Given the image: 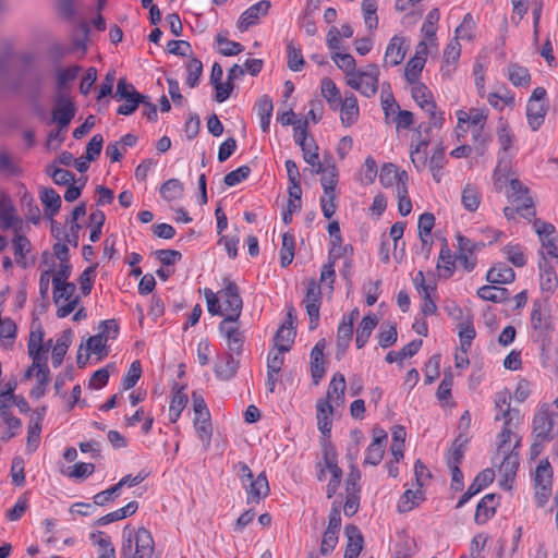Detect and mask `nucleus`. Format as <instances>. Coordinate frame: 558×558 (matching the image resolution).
Instances as JSON below:
<instances>
[{"instance_id":"27","label":"nucleus","mask_w":558,"mask_h":558,"mask_svg":"<svg viewBox=\"0 0 558 558\" xmlns=\"http://www.w3.org/2000/svg\"><path fill=\"white\" fill-rule=\"evenodd\" d=\"M461 46L457 37H454L446 46L444 50V64L441 66L442 75L449 76L452 72L451 65H454L459 60Z\"/></svg>"},{"instance_id":"61","label":"nucleus","mask_w":558,"mask_h":558,"mask_svg":"<svg viewBox=\"0 0 558 558\" xmlns=\"http://www.w3.org/2000/svg\"><path fill=\"white\" fill-rule=\"evenodd\" d=\"M416 550L415 541L410 537H401L395 546L392 558H412Z\"/></svg>"},{"instance_id":"34","label":"nucleus","mask_w":558,"mask_h":558,"mask_svg":"<svg viewBox=\"0 0 558 558\" xmlns=\"http://www.w3.org/2000/svg\"><path fill=\"white\" fill-rule=\"evenodd\" d=\"M0 220L3 229L16 228L21 220L14 215V208L8 197L0 198Z\"/></svg>"},{"instance_id":"36","label":"nucleus","mask_w":558,"mask_h":558,"mask_svg":"<svg viewBox=\"0 0 558 558\" xmlns=\"http://www.w3.org/2000/svg\"><path fill=\"white\" fill-rule=\"evenodd\" d=\"M456 263L451 256V251L448 246L447 240L442 239V246L439 252L437 268L442 271L441 276L449 278L454 270Z\"/></svg>"},{"instance_id":"47","label":"nucleus","mask_w":558,"mask_h":558,"mask_svg":"<svg viewBox=\"0 0 558 558\" xmlns=\"http://www.w3.org/2000/svg\"><path fill=\"white\" fill-rule=\"evenodd\" d=\"M52 299L53 303L59 306L62 301H71L76 295H74L76 291V286L73 282H62L60 284H52Z\"/></svg>"},{"instance_id":"20","label":"nucleus","mask_w":558,"mask_h":558,"mask_svg":"<svg viewBox=\"0 0 558 558\" xmlns=\"http://www.w3.org/2000/svg\"><path fill=\"white\" fill-rule=\"evenodd\" d=\"M487 109L473 108L470 112L464 110L457 111L458 130H462V124H470L473 128L484 126L487 119Z\"/></svg>"},{"instance_id":"8","label":"nucleus","mask_w":558,"mask_h":558,"mask_svg":"<svg viewBox=\"0 0 558 558\" xmlns=\"http://www.w3.org/2000/svg\"><path fill=\"white\" fill-rule=\"evenodd\" d=\"M322 301V290L315 279H311L303 303L310 318V329L314 330L318 326L319 308Z\"/></svg>"},{"instance_id":"54","label":"nucleus","mask_w":558,"mask_h":558,"mask_svg":"<svg viewBox=\"0 0 558 558\" xmlns=\"http://www.w3.org/2000/svg\"><path fill=\"white\" fill-rule=\"evenodd\" d=\"M418 276L421 277L423 291L421 293L423 295V304L421 311L424 315H432L437 311V306L434 300L432 299V292H434L435 289L430 286L425 284V279L422 271H418Z\"/></svg>"},{"instance_id":"58","label":"nucleus","mask_w":558,"mask_h":558,"mask_svg":"<svg viewBox=\"0 0 558 558\" xmlns=\"http://www.w3.org/2000/svg\"><path fill=\"white\" fill-rule=\"evenodd\" d=\"M398 338L397 328L393 324L390 323H384L380 326L379 333L377 336L378 344L386 349L390 345H392Z\"/></svg>"},{"instance_id":"64","label":"nucleus","mask_w":558,"mask_h":558,"mask_svg":"<svg viewBox=\"0 0 558 558\" xmlns=\"http://www.w3.org/2000/svg\"><path fill=\"white\" fill-rule=\"evenodd\" d=\"M338 182V171L333 162H328L326 172L322 174L320 183L324 192H335Z\"/></svg>"},{"instance_id":"32","label":"nucleus","mask_w":558,"mask_h":558,"mask_svg":"<svg viewBox=\"0 0 558 558\" xmlns=\"http://www.w3.org/2000/svg\"><path fill=\"white\" fill-rule=\"evenodd\" d=\"M457 327L461 349L464 352H466L470 349L472 341L476 336V331L473 327V315L465 317V319L462 323H458Z\"/></svg>"},{"instance_id":"5","label":"nucleus","mask_w":558,"mask_h":558,"mask_svg":"<svg viewBox=\"0 0 558 558\" xmlns=\"http://www.w3.org/2000/svg\"><path fill=\"white\" fill-rule=\"evenodd\" d=\"M519 410L506 409L502 413L504 427L498 435L497 454L508 452L510 450H517L520 445V438H515L512 444L511 437L513 436L512 428H514L519 422Z\"/></svg>"},{"instance_id":"31","label":"nucleus","mask_w":558,"mask_h":558,"mask_svg":"<svg viewBox=\"0 0 558 558\" xmlns=\"http://www.w3.org/2000/svg\"><path fill=\"white\" fill-rule=\"evenodd\" d=\"M515 274L513 269L505 264H498L490 268L486 279L492 283H510L514 280Z\"/></svg>"},{"instance_id":"6","label":"nucleus","mask_w":558,"mask_h":558,"mask_svg":"<svg viewBox=\"0 0 558 558\" xmlns=\"http://www.w3.org/2000/svg\"><path fill=\"white\" fill-rule=\"evenodd\" d=\"M323 459L325 468L331 473V478L327 484V498H331L338 490L342 478V470L337 464V451L330 441L326 438L322 441Z\"/></svg>"},{"instance_id":"39","label":"nucleus","mask_w":558,"mask_h":558,"mask_svg":"<svg viewBox=\"0 0 558 558\" xmlns=\"http://www.w3.org/2000/svg\"><path fill=\"white\" fill-rule=\"evenodd\" d=\"M47 356H44V363H40V367L36 373L37 385L31 390V396L35 399H39L45 395L46 385L49 383L50 372L47 366Z\"/></svg>"},{"instance_id":"26","label":"nucleus","mask_w":558,"mask_h":558,"mask_svg":"<svg viewBox=\"0 0 558 558\" xmlns=\"http://www.w3.org/2000/svg\"><path fill=\"white\" fill-rule=\"evenodd\" d=\"M72 331L66 329L62 332V335L57 339L54 347L52 348L51 362L53 367H59L63 357L66 354V351L72 342Z\"/></svg>"},{"instance_id":"7","label":"nucleus","mask_w":558,"mask_h":558,"mask_svg":"<svg viewBox=\"0 0 558 558\" xmlns=\"http://www.w3.org/2000/svg\"><path fill=\"white\" fill-rule=\"evenodd\" d=\"M412 97L415 102L426 112L429 113L430 117V125L436 128L441 126V117H438L436 113V104L433 99L432 92L427 88V86L423 83L413 84L412 87Z\"/></svg>"},{"instance_id":"14","label":"nucleus","mask_w":558,"mask_h":558,"mask_svg":"<svg viewBox=\"0 0 558 558\" xmlns=\"http://www.w3.org/2000/svg\"><path fill=\"white\" fill-rule=\"evenodd\" d=\"M244 487L247 495V504L259 502L269 494V484L264 472L251 480L248 485L245 484Z\"/></svg>"},{"instance_id":"46","label":"nucleus","mask_w":558,"mask_h":558,"mask_svg":"<svg viewBox=\"0 0 558 558\" xmlns=\"http://www.w3.org/2000/svg\"><path fill=\"white\" fill-rule=\"evenodd\" d=\"M508 78L514 86H526L531 81L529 70L517 63L508 65Z\"/></svg>"},{"instance_id":"42","label":"nucleus","mask_w":558,"mask_h":558,"mask_svg":"<svg viewBox=\"0 0 558 558\" xmlns=\"http://www.w3.org/2000/svg\"><path fill=\"white\" fill-rule=\"evenodd\" d=\"M424 499L422 487L416 489H408L404 492L401 500L398 504L400 512L410 511L413 507L417 506Z\"/></svg>"},{"instance_id":"13","label":"nucleus","mask_w":558,"mask_h":558,"mask_svg":"<svg viewBox=\"0 0 558 558\" xmlns=\"http://www.w3.org/2000/svg\"><path fill=\"white\" fill-rule=\"evenodd\" d=\"M495 478V472L493 469H485L480 472L473 483L469 486L468 490L461 496L457 504V508H461L466 504L474 495L478 494L482 489L488 486Z\"/></svg>"},{"instance_id":"63","label":"nucleus","mask_w":558,"mask_h":558,"mask_svg":"<svg viewBox=\"0 0 558 558\" xmlns=\"http://www.w3.org/2000/svg\"><path fill=\"white\" fill-rule=\"evenodd\" d=\"M553 483V470L548 460H543L538 464L535 471V485L538 486H551Z\"/></svg>"},{"instance_id":"24","label":"nucleus","mask_w":558,"mask_h":558,"mask_svg":"<svg viewBox=\"0 0 558 558\" xmlns=\"http://www.w3.org/2000/svg\"><path fill=\"white\" fill-rule=\"evenodd\" d=\"M240 366V361L235 359L232 354H228L221 359V361L217 362L215 365V374L218 378L222 380H229L238 372Z\"/></svg>"},{"instance_id":"11","label":"nucleus","mask_w":558,"mask_h":558,"mask_svg":"<svg viewBox=\"0 0 558 558\" xmlns=\"http://www.w3.org/2000/svg\"><path fill=\"white\" fill-rule=\"evenodd\" d=\"M345 389L347 383L344 376L341 373H336L329 383L326 398H322L318 401H328V404L333 405V408L341 407L345 401Z\"/></svg>"},{"instance_id":"60","label":"nucleus","mask_w":558,"mask_h":558,"mask_svg":"<svg viewBox=\"0 0 558 558\" xmlns=\"http://www.w3.org/2000/svg\"><path fill=\"white\" fill-rule=\"evenodd\" d=\"M362 11L364 22L369 31H374L378 26L377 5L375 0H363Z\"/></svg>"},{"instance_id":"23","label":"nucleus","mask_w":558,"mask_h":558,"mask_svg":"<svg viewBox=\"0 0 558 558\" xmlns=\"http://www.w3.org/2000/svg\"><path fill=\"white\" fill-rule=\"evenodd\" d=\"M531 325L534 330H538L541 332L550 328V317L548 315V311L539 301L533 302Z\"/></svg>"},{"instance_id":"56","label":"nucleus","mask_w":558,"mask_h":558,"mask_svg":"<svg viewBox=\"0 0 558 558\" xmlns=\"http://www.w3.org/2000/svg\"><path fill=\"white\" fill-rule=\"evenodd\" d=\"M322 95L331 106H338L341 101L340 92L337 88L333 81L329 77H324L322 80Z\"/></svg>"},{"instance_id":"17","label":"nucleus","mask_w":558,"mask_h":558,"mask_svg":"<svg viewBox=\"0 0 558 558\" xmlns=\"http://www.w3.org/2000/svg\"><path fill=\"white\" fill-rule=\"evenodd\" d=\"M39 198L47 218L52 219L60 210L61 197L52 187H41Z\"/></svg>"},{"instance_id":"35","label":"nucleus","mask_w":558,"mask_h":558,"mask_svg":"<svg viewBox=\"0 0 558 558\" xmlns=\"http://www.w3.org/2000/svg\"><path fill=\"white\" fill-rule=\"evenodd\" d=\"M138 508V504L137 501H130L129 504H126L124 507L116 510V511H112L106 515H102L101 518H99L97 520V524L98 525H107L109 523H112L114 521H119V520H122V519H125L132 514H134L136 512Z\"/></svg>"},{"instance_id":"10","label":"nucleus","mask_w":558,"mask_h":558,"mask_svg":"<svg viewBox=\"0 0 558 558\" xmlns=\"http://www.w3.org/2000/svg\"><path fill=\"white\" fill-rule=\"evenodd\" d=\"M497 458L502 459L499 464V473L504 476L500 486L505 489H510L511 485L509 482L513 481L519 468V453L517 450H510L501 454L496 453V459Z\"/></svg>"},{"instance_id":"15","label":"nucleus","mask_w":558,"mask_h":558,"mask_svg":"<svg viewBox=\"0 0 558 558\" xmlns=\"http://www.w3.org/2000/svg\"><path fill=\"white\" fill-rule=\"evenodd\" d=\"M403 45L404 39L400 36L396 35L390 39L384 57L385 65L397 66L402 62L407 52Z\"/></svg>"},{"instance_id":"33","label":"nucleus","mask_w":558,"mask_h":558,"mask_svg":"<svg viewBox=\"0 0 558 558\" xmlns=\"http://www.w3.org/2000/svg\"><path fill=\"white\" fill-rule=\"evenodd\" d=\"M377 323V318L374 315H367L362 318L356 330L355 339L356 347L359 349L363 348L365 343L368 341L372 331L376 327Z\"/></svg>"},{"instance_id":"62","label":"nucleus","mask_w":558,"mask_h":558,"mask_svg":"<svg viewBox=\"0 0 558 558\" xmlns=\"http://www.w3.org/2000/svg\"><path fill=\"white\" fill-rule=\"evenodd\" d=\"M445 161V150L442 147H437L429 158V170L436 182L441 180V169Z\"/></svg>"},{"instance_id":"37","label":"nucleus","mask_w":558,"mask_h":558,"mask_svg":"<svg viewBox=\"0 0 558 558\" xmlns=\"http://www.w3.org/2000/svg\"><path fill=\"white\" fill-rule=\"evenodd\" d=\"M43 258L45 263L50 262L49 268L41 272L39 278V296L40 301H44L45 307H48L49 300H48V291H49V283H50V275L53 272L52 265V256L48 252H44Z\"/></svg>"},{"instance_id":"18","label":"nucleus","mask_w":558,"mask_h":558,"mask_svg":"<svg viewBox=\"0 0 558 558\" xmlns=\"http://www.w3.org/2000/svg\"><path fill=\"white\" fill-rule=\"evenodd\" d=\"M344 534L348 539L344 558H357L364 542L360 530L353 524H348L344 527Z\"/></svg>"},{"instance_id":"25","label":"nucleus","mask_w":558,"mask_h":558,"mask_svg":"<svg viewBox=\"0 0 558 558\" xmlns=\"http://www.w3.org/2000/svg\"><path fill=\"white\" fill-rule=\"evenodd\" d=\"M547 111L545 101L529 100L526 107V116L529 119V125L533 131L539 129L544 122V118Z\"/></svg>"},{"instance_id":"57","label":"nucleus","mask_w":558,"mask_h":558,"mask_svg":"<svg viewBox=\"0 0 558 558\" xmlns=\"http://www.w3.org/2000/svg\"><path fill=\"white\" fill-rule=\"evenodd\" d=\"M439 17V10L435 8L428 12L425 22L422 25V33L424 34L425 38L430 40L432 44L434 40H436V24L438 23Z\"/></svg>"},{"instance_id":"21","label":"nucleus","mask_w":558,"mask_h":558,"mask_svg":"<svg viewBox=\"0 0 558 558\" xmlns=\"http://www.w3.org/2000/svg\"><path fill=\"white\" fill-rule=\"evenodd\" d=\"M539 284L541 289L546 292H553L558 286V278L554 267L544 257V253H542V262L539 263Z\"/></svg>"},{"instance_id":"3","label":"nucleus","mask_w":558,"mask_h":558,"mask_svg":"<svg viewBox=\"0 0 558 558\" xmlns=\"http://www.w3.org/2000/svg\"><path fill=\"white\" fill-rule=\"evenodd\" d=\"M554 426L553 417L547 410L541 409L533 418L534 441L531 446L532 456H538L544 442L554 438L551 434Z\"/></svg>"},{"instance_id":"12","label":"nucleus","mask_w":558,"mask_h":558,"mask_svg":"<svg viewBox=\"0 0 558 558\" xmlns=\"http://www.w3.org/2000/svg\"><path fill=\"white\" fill-rule=\"evenodd\" d=\"M269 8L270 2L268 0H262L251 5L241 14L238 21V28L241 32H245L250 26L256 24L260 16L266 15L269 11Z\"/></svg>"},{"instance_id":"16","label":"nucleus","mask_w":558,"mask_h":558,"mask_svg":"<svg viewBox=\"0 0 558 558\" xmlns=\"http://www.w3.org/2000/svg\"><path fill=\"white\" fill-rule=\"evenodd\" d=\"M231 323L222 320L219 330L226 337L229 350L239 355L242 352L243 335L238 326H230Z\"/></svg>"},{"instance_id":"53","label":"nucleus","mask_w":558,"mask_h":558,"mask_svg":"<svg viewBox=\"0 0 558 558\" xmlns=\"http://www.w3.org/2000/svg\"><path fill=\"white\" fill-rule=\"evenodd\" d=\"M294 235L291 233H284L282 235V246L280 252V264L282 267L289 266L294 257Z\"/></svg>"},{"instance_id":"48","label":"nucleus","mask_w":558,"mask_h":558,"mask_svg":"<svg viewBox=\"0 0 558 558\" xmlns=\"http://www.w3.org/2000/svg\"><path fill=\"white\" fill-rule=\"evenodd\" d=\"M461 202L466 210L473 213L478 208L481 194L474 185L466 184L462 191Z\"/></svg>"},{"instance_id":"22","label":"nucleus","mask_w":558,"mask_h":558,"mask_svg":"<svg viewBox=\"0 0 558 558\" xmlns=\"http://www.w3.org/2000/svg\"><path fill=\"white\" fill-rule=\"evenodd\" d=\"M316 410L318 429L325 437H328L332 427L331 416L335 408L328 404V401H317Z\"/></svg>"},{"instance_id":"44","label":"nucleus","mask_w":558,"mask_h":558,"mask_svg":"<svg viewBox=\"0 0 558 558\" xmlns=\"http://www.w3.org/2000/svg\"><path fill=\"white\" fill-rule=\"evenodd\" d=\"M135 549L144 553L146 556H153L154 539L150 532L145 527H140L135 535Z\"/></svg>"},{"instance_id":"49","label":"nucleus","mask_w":558,"mask_h":558,"mask_svg":"<svg viewBox=\"0 0 558 558\" xmlns=\"http://www.w3.org/2000/svg\"><path fill=\"white\" fill-rule=\"evenodd\" d=\"M187 403V396L183 392V387L177 389L173 393L170 407H169V417L172 423L177 422L181 412L185 408Z\"/></svg>"},{"instance_id":"1","label":"nucleus","mask_w":558,"mask_h":558,"mask_svg":"<svg viewBox=\"0 0 558 558\" xmlns=\"http://www.w3.org/2000/svg\"><path fill=\"white\" fill-rule=\"evenodd\" d=\"M379 68L375 63L367 64L363 70H357L350 74L347 84L361 93L363 96L371 98L378 90Z\"/></svg>"},{"instance_id":"9","label":"nucleus","mask_w":558,"mask_h":558,"mask_svg":"<svg viewBox=\"0 0 558 558\" xmlns=\"http://www.w3.org/2000/svg\"><path fill=\"white\" fill-rule=\"evenodd\" d=\"M75 112L76 109L71 99L64 94H59L54 99V106L51 112L52 122L57 123L60 130H64L74 118Z\"/></svg>"},{"instance_id":"29","label":"nucleus","mask_w":558,"mask_h":558,"mask_svg":"<svg viewBox=\"0 0 558 558\" xmlns=\"http://www.w3.org/2000/svg\"><path fill=\"white\" fill-rule=\"evenodd\" d=\"M341 102V122L345 126L352 125L359 117L357 99L353 94L345 96Z\"/></svg>"},{"instance_id":"19","label":"nucleus","mask_w":558,"mask_h":558,"mask_svg":"<svg viewBox=\"0 0 558 558\" xmlns=\"http://www.w3.org/2000/svg\"><path fill=\"white\" fill-rule=\"evenodd\" d=\"M325 340H319L311 352V373L315 385H317L325 374L324 367Z\"/></svg>"},{"instance_id":"30","label":"nucleus","mask_w":558,"mask_h":558,"mask_svg":"<svg viewBox=\"0 0 558 558\" xmlns=\"http://www.w3.org/2000/svg\"><path fill=\"white\" fill-rule=\"evenodd\" d=\"M294 338L295 331L293 330L292 323H290V325L283 324L275 335V347L280 352H288L294 341Z\"/></svg>"},{"instance_id":"50","label":"nucleus","mask_w":558,"mask_h":558,"mask_svg":"<svg viewBox=\"0 0 558 558\" xmlns=\"http://www.w3.org/2000/svg\"><path fill=\"white\" fill-rule=\"evenodd\" d=\"M353 327L345 319H342L337 331V354H343L352 339Z\"/></svg>"},{"instance_id":"52","label":"nucleus","mask_w":558,"mask_h":558,"mask_svg":"<svg viewBox=\"0 0 558 558\" xmlns=\"http://www.w3.org/2000/svg\"><path fill=\"white\" fill-rule=\"evenodd\" d=\"M16 324L11 318H4L0 324V339L3 348L9 349L13 345L16 337Z\"/></svg>"},{"instance_id":"55","label":"nucleus","mask_w":558,"mask_h":558,"mask_svg":"<svg viewBox=\"0 0 558 558\" xmlns=\"http://www.w3.org/2000/svg\"><path fill=\"white\" fill-rule=\"evenodd\" d=\"M160 194L167 201L181 198L183 184L178 179H170L160 186Z\"/></svg>"},{"instance_id":"4","label":"nucleus","mask_w":558,"mask_h":558,"mask_svg":"<svg viewBox=\"0 0 558 558\" xmlns=\"http://www.w3.org/2000/svg\"><path fill=\"white\" fill-rule=\"evenodd\" d=\"M117 100H124V104L118 107L117 113L121 116H130L136 111L145 95L138 93L134 85L126 82L124 77L120 78L117 84V90L113 96Z\"/></svg>"},{"instance_id":"28","label":"nucleus","mask_w":558,"mask_h":558,"mask_svg":"<svg viewBox=\"0 0 558 558\" xmlns=\"http://www.w3.org/2000/svg\"><path fill=\"white\" fill-rule=\"evenodd\" d=\"M496 495L487 494L478 502L475 511V521L478 524L485 523L490 517L494 515L496 509Z\"/></svg>"},{"instance_id":"41","label":"nucleus","mask_w":558,"mask_h":558,"mask_svg":"<svg viewBox=\"0 0 558 558\" xmlns=\"http://www.w3.org/2000/svg\"><path fill=\"white\" fill-rule=\"evenodd\" d=\"M422 344L423 341L421 339H415L408 343L407 345H404L399 352L390 351L386 355V361L388 363H393L401 362L405 357H412L414 354H416Z\"/></svg>"},{"instance_id":"59","label":"nucleus","mask_w":558,"mask_h":558,"mask_svg":"<svg viewBox=\"0 0 558 558\" xmlns=\"http://www.w3.org/2000/svg\"><path fill=\"white\" fill-rule=\"evenodd\" d=\"M331 59L337 64V66L345 73L347 80L350 77V74L357 71L355 69V59L349 53L335 52L332 53Z\"/></svg>"},{"instance_id":"51","label":"nucleus","mask_w":558,"mask_h":558,"mask_svg":"<svg viewBox=\"0 0 558 558\" xmlns=\"http://www.w3.org/2000/svg\"><path fill=\"white\" fill-rule=\"evenodd\" d=\"M108 340V336H105V330L99 333L92 336L87 339V352H93L97 354L99 359H102L108 355V351L106 349V343Z\"/></svg>"},{"instance_id":"38","label":"nucleus","mask_w":558,"mask_h":558,"mask_svg":"<svg viewBox=\"0 0 558 558\" xmlns=\"http://www.w3.org/2000/svg\"><path fill=\"white\" fill-rule=\"evenodd\" d=\"M477 295L485 301L501 303L509 299V292L506 288L484 286L477 290Z\"/></svg>"},{"instance_id":"45","label":"nucleus","mask_w":558,"mask_h":558,"mask_svg":"<svg viewBox=\"0 0 558 558\" xmlns=\"http://www.w3.org/2000/svg\"><path fill=\"white\" fill-rule=\"evenodd\" d=\"M194 426L198 438L202 440L205 448L210 445L213 435V425L210 423V415L194 418Z\"/></svg>"},{"instance_id":"2","label":"nucleus","mask_w":558,"mask_h":558,"mask_svg":"<svg viewBox=\"0 0 558 558\" xmlns=\"http://www.w3.org/2000/svg\"><path fill=\"white\" fill-rule=\"evenodd\" d=\"M225 288L218 292L221 301V308L223 311L226 322H238L243 308V301L239 292L238 286L226 278Z\"/></svg>"},{"instance_id":"43","label":"nucleus","mask_w":558,"mask_h":558,"mask_svg":"<svg viewBox=\"0 0 558 558\" xmlns=\"http://www.w3.org/2000/svg\"><path fill=\"white\" fill-rule=\"evenodd\" d=\"M13 247L16 263L23 268H26L28 266L26 253H28L31 248L29 240L24 235L17 234L13 240Z\"/></svg>"},{"instance_id":"40","label":"nucleus","mask_w":558,"mask_h":558,"mask_svg":"<svg viewBox=\"0 0 558 558\" xmlns=\"http://www.w3.org/2000/svg\"><path fill=\"white\" fill-rule=\"evenodd\" d=\"M426 59L422 56L412 57L405 65L404 77L410 84L418 83L417 80L425 65Z\"/></svg>"}]
</instances>
